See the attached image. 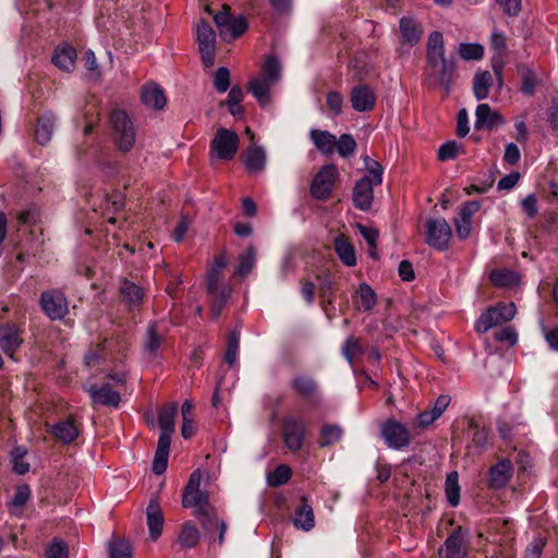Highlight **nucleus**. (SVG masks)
<instances>
[{
	"mask_svg": "<svg viewBox=\"0 0 558 558\" xmlns=\"http://www.w3.org/2000/svg\"><path fill=\"white\" fill-rule=\"evenodd\" d=\"M240 348V331L231 330L227 335V349L223 355V361L228 365H233L236 361L238 352Z\"/></svg>",
	"mask_w": 558,
	"mask_h": 558,
	"instance_id": "48",
	"label": "nucleus"
},
{
	"mask_svg": "<svg viewBox=\"0 0 558 558\" xmlns=\"http://www.w3.org/2000/svg\"><path fill=\"white\" fill-rule=\"evenodd\" d=\"M335 148L341 157L347 158L354 153L356 148V142L351 134H342L337 140Z\"/></svg>",
	"mask_w": 558,
	"mask_h": 558,
	"instance_id": "55",
	"label": "nucleus"
},
{
	"mask_svg": "<svg viewBox=\"0 0 558 558\" xmlns=\"http://www.w3.org/2000/svg\"><path fill=\"white\" fill-rule=\"evenodd\" d=\"M182 506L184 508H195V515L198 514V511L210 510L208 493L199 489L191 492V495H182Z\"/></svg>",
	"mask_w": 558,
	"mask_h": 558,
	"instance_id": "33",
	"label": "nucleus"
},
{
	"mask_svg": "<svg viewBox=\"0 0 558 558\" xmlns=\"http://www.w3.org/2000/svg\"><path fill=\"white\" fill-rule=\"evenodd\" d=\"M256 252L253 245H250L239 257V265L235 274L240 277H246L255 266Z\"/></svg>",
	"mask_w": 558,
	"mask_h": 558,
	"instance_id": "49",
	"label": "nucleus"
},
{
	"mask_svg": "<svg viewBox=\"0 0 558 558\" xmlns=\"http://www.w3.org/2000/svg\"><path fill=\"white\" fill-rule=\"evenodd\" d=\"M110 135L113 144L121 153H129L135 145L136 132L128 112L113 109L109 114Z\"/></svg>",
	"mask_w": 558,
	"mask_h": 558,
	"instance_id": "2",
	"label": "nucleus"
},
{
	"mask_svg": "<svg viewBox=\"0 0 558 558\" xmlns=\"http://www.w3.org/2000/svg\"><path fill=\"white\" fill-rule=\"evenodd\" d=\"M494 338L498 342H506L509 345H514L518 342V333L513 327L507 326L497 330Z\"/></svg>",
	"mask_w": 558,
	"mask_h": 558,
	"instance_id": "61",
	"label": "nucleus"
},
{
	"mask_svg": "<svg viewBox=\"0 0 558 558\" xmlns=\"http://www.w3.org/2000/svg\"><path fill=\"white\" fill-rule=\"evenodd\" d=\"M326 104L329 110H331L336 116L342 112L343 98L339 92H328L326 96Z\"/></svg>",
	"mask_w": 558,
	"mask_h": 558,
	"instance_id": "63",
	"label": "nucleus"
},
{
	"mask_svg": "<svg viewBox=\"0 0 558 558\" xmlns=\"http://www.w3.org/2000/svg\"><path fill=\"white\" fill-rule=\"evenodd\" d=\"M172 435L173 434L166 432H160L159 434L153 461V472L156 475H161L167 470Z\"/></svg>",
	"mask_w": 558,
	"mask_h": 558,
	"instance_id": "16",
	"label": "nucleus"
},
{
	"mask_svg": "<svg viewBox=\"0 0 558 558\" xmlns=\"http://www.w3.org/2000/svg\"><path fill=\"white\" fill-rule=\"evenodd\" d=\"M141 99L147 106L155 110L162 109L167 104L163 89L156 84L145 85L141 92Z\"/></svg>",
	"mask_w": 558,
	"mask_h": 558,
	"instance_id": "26",
	"label": "nucleus"
},
{
	"mask_svg": "<svg viewBox=\"0 0 558 558\" xmlns=\"http://www.w3.org/2000/svg\"><path fill=\"white\" fill-rule=\"evenodd\" d=\"M460 485L457 472H451L446 477L445 493L450 506L457 507L460 502Z\"/></svg>",
	"mask_w": 558,
	"mask_h": 558,
	"instance_id": "46",
	"label": "nucleus"
},
{
	"mask_svg": "<svg viewBox=\"0 0 558 558\" xmlns=\"http://www.w3.org/2000/svg\"><path fill=\"white\" fill-rule=\"evenodd\" d=\"M271 85V83L258 76L251 78L247 83V92L252 94L262 108L270 104Z\"/></svg>",
	"mask_w": 558,
	"mask_h": 558,
	"instance_id": "24",
	"label": "nucleus"
},
{
	"mask_svg": "<svg viewBox=\"0 0 558 558\" xmlns=\"http://www.w3.org/2000/svg\"><path fill=\"white\" fill-rule=\"evenodd\" d=\"M243 98V89L239 85H234L230 88L228 97L225 101L229 112L236 119L243 118L245 113V110L241 105Z\"/></svg>",
	"mask_w": 558,
	"mask_h": 558,
	"instance_id": "37",
	"label": "nucleus"
},
{
	"mask_svg": "<svg viewBox=\"0 0 558 558\" xmlns=\"http://www.w3.org/2000/svg\"><path fill=\"white\" fill-rule=\"evenodd\" d=\"M50 434L63 445H70L77 439L80 430L74 420L69 417L53 424Z\"/></svg>",
	"mask_w": 558,
	"mask_h": 558,
	"instance_id": "21",
	"label": "nucleus"
},
{
	"mask_svg": "<svg viewBox=\"0 0 558 558\" xmlns=\"http://www.w3.org/2000/svg\"><path fill=\"white\" fill-rule=\"evenodd\" d=\"M245 168L248 172H260L264 170L266 165V154L260 146H250L245 153L244 160Z\"/></svg>",
	"mask_w": 558,
	"mask_h": 558,
	"instance_id": "32",
	"label": "nucleus"
},
{
	"mask_svg": "<svg viewBox=\"0 0 558 558\" xmlns=\"http://www.w3.org/2000/svg\"><path fill=\"white\" fill-rule=\"evenodd\" d=\"M146 514L150 538L156 541L161 535L163 529V515L159 505L150 500L147 506Z\"/></svg>",
	"mask_w": 558,
	"mask_h": 558,
	"instance_id": "27",
	"label": "nucleus"
},
{
	"mask_svg": "<svg viewBox=\"0 0 558 558\" xmlns=\"http://www.w3.org/2000/svg\"><path fill=\"white\" fill-rule=\"evenodd\" d=\"M68 544L60 538H53L46 549V558H68Z\"/></svg>",
	"mask_w": 558,
	"mask_h": 558,
	"instance_id": "58",
	"label": "nucleus"
},
{
	"mask_svg": "<svg viewBox=\"0 0 558 558\" xmlns=\"http://www.w3.org/2000/svg\"><path fill=\"white\" fill-rule=\"evenodd\" d=\"M196 518L205 533V536L208 538V542L215 543V532L219 530L222 520L218 519V515L214 510L198 511Z\"/></svg>",
	"mask_w": 558,
	"mask_h": 558,
	"instance_id": "31",
	"label": "nucleus"
},
{
	"mask_svg": "<svg viewBox=\"0 0 558 558\" xmlns=\"http://www.w3.org/2000/svg\"><path fill=\"white\" fill-rule=\"evenodd\" d=\"M355 308L361 312H371L377 303V293L366 282L359 284L352 294Z\"/></svg>",
	"mask_w": 558,
	"mask_h": 558,
	"instance_id": "20",
	"label": "nucleus"
},
{
	"mask_svg": "<svg viewBox=\"0 0 558 558\" xmlns=\"http://www.w3.org/2000/svg\"><path fill=\"white\" fill-rule=\"evenodd\" d=\"M56 120V114L51 111H46L40 117H38L34 131V137L39 145L44 146L50 142L54 131Z\"/></svg>",
	"mask_w": 558,
	"mask_h": 558,
	"instance_id": "22",
	"label": "nucleus"
},
{
	"mask_svg": "<svg viewBox=\"0 0 558 558\" xmlns=\"http://www.w3.org/2000/svg\"><path fill=\"white\" fill-rule=\"evenodd\" d=\"M38 219L36 206H29L17 214V221L21 226H33Z\"/></svg>",
	"mask_w": 558,
	"mask_h": 558,
	"instance_id": "64",
	"label": "nucleus"
},
{
	"mask_svg": "<svg viewBox=\"0 0 558 558\" xmlns=\"http://www.w3.org/2000/svg\"><path fill=\"white\" fill-rule=\"evenodd\" d=\"M210 298V316L211 319H218L228 303L231 290L228 287H222L215 290H206Z\"/></svg>",
	"mask_w": 558,
	"mask_h": 558,
	"instance_id": "28",
	"label": "nucleus"
},
{
	"mask_svg": "<svg viewBox=\"0 0 558 558\" xmlns=\"http://www.w3.org/2000/svg\"><path fill=\"white\" fill-rule=\"evenodd\" d=\"M333 248L340 260L348 267L356 265L355 250L350 241L343 235H337L333 240Z\"/></svg>",
	"mask_w": 558,
	"mask_h": 558,
	"instance_id": "29",
	"label": "nucleus"
},
{
	"mask_svg": "<svg viewBox=\"0 0 558 558\" xmlns=\"http://www.w3.org/2000/svg\"><path fill=\"white\" fill-rule=\"evenodd\" d=\"M39 306L50 320H62L69 314L68 298L58 289L43 291L39 298Z\"/></svg>",
	"mask_w": 558,
	"mask_h": 558,
	"instance_id": "5",
	"label": "nucleus"
},
{
	"mask_svg": "<svg viewBox=\"0 0 558 558\" xmlns=\"http://www.w3.org/2000/svg\"><path fill=\"white\" fill-rule=\"evenodd\" d=\"M379 434L385 445L392 450L409 447L413 439L409 428L392 417L380 423Z\"/></svg>",
	"mask_w": 558,
	"mask_h": 558,
	"instance_id": "4",
	"label": "nucleus"
},
{
	"mask_svg": "<svg viewBox=\"0 0 558 558\" xmlns=\"http://www.w3.org/2000/svg\"><path fill=\"white\" fill-rule=\"evenodd\" d=\"M196 36L198 49L216 48V33L207 21H199L196 28Z\"/></svg>",
	"mask_w": 558,
	"mask_h": 558,
	"instance_id": "41",
	"label": "nucleus"
},
{
	"mask_svg": "<svg viewBox=\"0 0 558 558\" xmlns=\"http://www.w3.org/2000/svg\"><path fill=\"white\" fill-rule=\"evenodd\" d=\"M214 86L219 94L226 93L230 88V71L226 66L217 69L214 77Z\"/></svg>",
	"mask_w": 558,
	"mask_h": 558,
	"instance_id": "59",
	"label": "nucleus"
},
{
	"mask_svg": "<svg viewBox=\"0 0 558 558\" xmlns=\"http://www.w3.org/2000/svg\"><path fill=\"white\" fill-rule=\"evenodd\" d=\"M293 525L304 532H308L315 526L314 510L305 496L300 498V502L294 510Z\"/></svg>",
	"mask_w": 558,
	"mask_h": 558,
	"instance_id": "17",
	"label": "nucleus"
},
{
	"mask_svg": "<svg viewBox=\"0 0 558 558\" xmlns=\"http://www.w3.org/2000/svg\"><path fill=\"white\" fill-rule=\"evenodd\" d=\"M458 53L465 61L481 60L484 57V47L480 44L461 43Z\"/></svg>",
	"mask_w": 558,
	"mask_h": 558,
	"instance_id": "51",
	"label": "nucleus"
},
{
	"mask_svg": "<svg viewBox=\"0 0 558 558\" xmlns=\"http://www.w3.org/2000/svg\"><path fill=\"white\" fill-rule=\"evenodd\" d=\"M109 558H132L130 543L124 539L112 541L109 545Z\"/></svg>",
	"mask_w": 558,
	"mask_h": 558,
	"instance_id": "54",
	"label": "nucleus"
},
{
	"mask_svg": "<svg viewBox=\"0 0 558 558\" xmlns=\"http://www.w3.org/2000/svg\"><path fill=\"white\" fill-rule=\"evenodd\" d=\"M77 53L70 45L59 46L54 49L51 62L60 70L70 72L74 68Z\"/></svg>",
	"mask_w": 558,
	"mask_h": 558,
	"instance_id": "25",
	"label": "nucleus"
},
{
	"mask_svg": "<svg viewBox=\"0 0 558 558\" xmlns=\"http://www.w3.org/2000/svg\"><path fill=\"white\" fill-rule=\"evenodd\" d=\"M468 530L458 525L439 548L440 558H464L468 551Z\"/></svg>",
	"mask_w": 558,
	"mask_h": 558,
	"instance_id": "10",
	"label": "nucleus"
},
{
	"mask_svg": "<svg viewBox=\"0 0 558 558\" xmlns=\"http://www.w3.org/2000/svg\"><path fill=\"white\" fill-rule=\"evenodd\" d=\"M239 143V135L234 131L219 128L210 142V150L218 159L228 161L234 158Z\"/></svg>",
	"mask_w": 558,
	"mask_h": 558,
	"instance_id": "6",
	"label": "nucleus"
},
{
	"mask_svg": "<svg viewBox=\"0 0 558 558\" xmlns=\"http://www.w3.org/2000/svg\"><path fill=\"white\" fill-rule=\"evenodd\" d=\"M521 208L529 219H534L538 214L537 197L529 194L521 201Z\"/></svg>",
	"mask_w": 558,
	"mask_h": 558,
	"instance_id": "62",
	"label": "nucleus"
},
{
	"mask_svg": "<svg viewBox=\"0 0 558 558\" xmlns=\"http://www.w3.org/2000/svg\"><path fill=\"white\" fill-rule=\"evenodd\" d=\"M22 329L12 322L0 324V349L12 360L23 344Z\"/></svg>",
	"mask_w": 558,
	"mask_h": 558,
	"instance_id": "11",
	"label": "nucleus"
},
{
	"mask_svg": "<svg viewBox=\"0 0 558 558\" xmlns=\"http://www.w3.org/2000/svg\"><path fill=\"white\" fill-rule=\"evenodd\" d=\"M343 435V430L338 425L324 424L319 433V447H329L338 442Z\"/></svg>",
	"mask_w": 558,
	"mask_h": 558,
	"instance_id": "44",
	"label": "nucleus"
},
{
	"mask_svg": "<svg viewBox=\"0 0 558 558\" xmlns=\"http://www.w3.org/2000/svg\"><path fill=\"white\" fill-rule=\"evenodd\" d=\"M518 72L521 76V92L526 96L535 94V87L538 83L535 72L526 65H520Z\"/></svg>",
	"mask_w": 558,
	"mask_h": 558,
	"instance_id": "47",
	"label": "nucleus"
},
{
	"mask_svg": "<svg viewBox=\"0 0 558 558\" xmlns=\"http://www.w3.org/2000/svg\"><path fill=\"white\" fill-rule=\"evenodd\" d=\"M502 122V118L499 113L494 112L489 105L480 104L475 110V123L474 128L477 131L481 130H493L499 123Z\"/></svg>",
	"mask_w": 558,
	"mask_h": 558,
	"instance_id": "23",
	"label": "nucleus"
},
{
	"mask_svg": "<svg viewBox=\"0 0 558 558\" xmlns=\"http://www.w3.org/2000/svg\"><path fill=\"white\" fill-rule=\"evenodd\" d=\"M457 77L456 58L446 57L444 35L439 31H433L426 44L424 84L433 89L440 87L446 95H449Z\"/></svg>",
	"mask_w": 558,
	"mask_h": 558,
	"instance_id": "1",
	"label": "nucleus"
},
{
	"mask_svg": "<svg viewBox=\"0 0 558 558\" xmlns=\"http://www.w3.org/2000/svg\"><path fill=\"white\" fill-rule=\"evenodd\" d=\"M364 163L368 172L367 175L371 178L372 183L375 185L381 184L384 174L383 166L378 161L367 156L364 158Z\"/></svg>",
	"mask_w": 558,
	"mask_h": 558,
	"instance_id": "57",
	"label": "nucleus"
},
{
	"mask_svg": "<svg viewBox=\"0 0 558 558\" xmlns=\"http://www.w3.org/2000/svg\"><path fill=\"white\" fill-rule=\"evenodd\" d=\"M468 435L472 439V445L480 449L484 450L488 446V428L485 426H482L478 422L475 420H470L469 426H468Z\"/></svg>",
	"mask_w": 558,
	"mask_h": 558,
	"instance_id": "39",
	"label": "nucleus"
},
{
	"mask_svg": "<svg viewBox=\"0 0 558 558\" xmlns=\"http://www.w3.org/2000/svg\"><path fill=\"white\" fill-rule=\"evenodd\" d=\"M292 390L303 399L308 407H315L319 400V388L317 381L308 375H296L291 380Z\"/></svg>",
	"mask_w": 558,
	"mask_h": 558,
	"instance_id": "12",
	"label": "nucleus"
},
{
	"mask_svg": "<svg viewBox=\"0 0 558 558\" xmlns=\"http://www.w3.org/2000/svg\"><path fill=\"white\" fill-rule=\"evenodd\" d=\"M119 293L121 302L130 310L138 307L145 296V291L128 279L121 281Z\"/></svg>",
	"mask_w": 558,
	"mask_h": 558,
	"instance_id": "19",
	"label": "nucleus"
},
{
	"mask_svg": "<svg viewBox=\"0 0 558 558\" xmlns=\"http://www.w3.org/2000/svg\"><path fill=\"white\" fill-rule=\"evenodd\" d=\"M282 66L279 59L274 54H268L260 69V75L258 77L275 84L281 78Z\"/></svg>",
	"mask_w": 558,
	"mask_h": 558,
	"instance_id": "34",
	"label": "nucleus"
},
{
	"mask_svg": "<svg viewBox=\"0 0 558 558\" xmlns=\"http://www.w3.org/2000/svg\"><path fill=\"white\" fill-rule=\"evenodd\" d=\"M32 497V489L28 484H19L15 486L14 495L9 501L8 507L12 514L16 513V510H21L25 507Z\"/></svg>",
	"mask_w": 558,
	"mask_h": 558,
	"instance_id": "40",
	"label": "nucleus"
},
{
	"mask_svg": "<svg viewBox=\"0 0 558 558\" xmlns=\"http://www.w3.org/2000/svg\"><path fill=\"white\" fill-rule=\"evenodd\" d=\"M338 178V169L335 165H326L314 175L311 184V194L319 201H327L332 193V187Z\"/></svg>",
	"mask_w": 558,
	"mask_h": 558,
	"instance_id": "8",
	"label": "nucleus"
},
{
	"mask_svg": "<svg viewBox=\"0 0 558 558\" xmlns=\"http://www.w3.org/2000/svg\"><path fill=\"white\" fill-rule=\"evenodd\" d=\"M248 28L246 19L240 15L235 19H231L230 24L226 29V35L229 34L230 39H236L242 36Z\"/></svg>",
	"mask_w": 558,
	"mask_h": 558,
	"instance_id": "56",
	"label": "nucleus"
},
{
	"mask_svg": "<svg viewBox=\"0 0 558 558\" xmlns=\"http://www.w3.org/2000/svg\"><path fill=\"white\" fill-rule=\"evenodd\" d=\"M311 140L323 154H331L335 150L337 138L328 131L313 129L310 133Z\"/></svg>",
	"mask_w": 558,
	"mask_h": 558,
	"instance_id": "35",
	"label": "nucleus"
},
{
	"mask_svg": "<svg viewBox=\"0 0 558 558\" xmlns=\"http://www.w3.org/2000/svg\"><path fill=\"white\" fill-rule=\"evenodd\" d=\"M425 228L426 244L440 252L447 251L452 236L450 225L444 218H430L426 221Z\"/></svg>",
	"mask_w": 558,
	"mask_h": 558,
	"instance_id": "7",
	"label": "nucleus"
},
{
	"mask_svg": "<svg viewBox=\"0 0 558 558\" xmlns=\"http://www.w3.org/2000/svg\"><path fill=\"white\" fill-rule=\"evenodd\" d=\"M199 531L192 521L183 523L178 536V543L183 549L194 548L199 542Z\"/></svg>",
	"mask_w": 558,
	"mask_h": 558,
	"instance_id": "36",
	"label": "nucleus"
},
{
	"mask_svg": "<svg viewBox=\"0 0 558 558\" xmlns=\"http://www.w3.org/2000/svg\"><path fill=\"white\" fill-rule=\"evenodd\" d=\"M177 413H178V408L173 403L167 404L159 410L158 424H159L160 432H166V433H171V434L174 433V426H175L174 420H175Z\"/></svg>",
	"mask_w": 558,
	"mask_h": 558,
	"instance_id": "42",
	"label": "nucleus"
},
{
	"mask_svg": "<svg viewBox=\"0 0 558 558\" xmlns=\"http://www.w3.org/2000/svg\"><path fill=\"white\" fill-rule=\"evenodd\" d=\"M93 405L101 404L118 409L121 402V396L118 391L112 390L109 384H104L101 387L92 386L88 389Z\"/></svg>",
	"mask_w": 558,
	"mask_h": 558,
	"instance_id": "18",
	"label": "nucleus"
},
{
	"mask_svg": "<svg viewBox=\"0 0 558 558\" xmlns=\"http://www.w3.org/2000/svg\"><path fill=\"white\" fill-rule=\"evenodd\" d=\"M490 280L494 286L498 288H509L518 283V275L510 269H495L490 272Z\"/></svg>",
	"mask_w": 558,
	"mask_h": 558,
	"instance_id": "45",
	"label": "nucleus"
},
{
	"mask_svg": "<svg viewBox=\"0 0 558 558\" xmlns=\"http://www.w3.org/2000/svg\"><path fill=\"white\" fill-rule=\"evenodd\" d=\"M318 281L319 296L323 303L332 304L337 292L336 282L329 270H322L316 275Z\"/></svg>",
	"mask_w": 558,
	"mask_h": 558,
	"instance_id": "30",
	"label": "nucleus"
},
{
	"mask_svg": "<svg viewBox=\"0 0 558 558\" xmlns=\"http://www.w3.org/2000/svg\"><path fill=\"white\" fill-rule=\"evenodd\" d=\"M460 148L456 141H448L439 147L438 159L441 161L456 159Z\"/></svg>",
	"mask_w": 558,
	"mask_h": 558,
	"instance_id": "60",
	"label": "nucleus"
},
{
	"mask_svg": "<svg viewBox=\"0 0 558 558\" xmlns=\"http://www.w3.org/2000/svg\"><path fill=\"white\" fill-rule=\"evenodd\" d=\"M513 475V465L510 460L502 459L492 465L488 472L487 486L490 489L504 488Z\"/></svg>",
	"mask_w": 558,
	"mask_h": 558,
	"instance_id": "14",
	"label": "nucleus"
},
{
	"mask_svg": "<svg viewBox=\"0 0 558 558\" xmlns=\"http://www.w3.org/2000/svg\"><path fill=\"white\" fill-rule=\"evenodd\" d=\"M162 342L161 336L158 335L156 324L153 323L148 326L146 332V340L144 342L145 351L150 356H156L158 349L160 348Z\"/></svg>",
	"mask_w": 558,
	"mask_h": 558,
	"instance_id": "52",
	"label": "nucleus"
},
{
	"mask_svg": "<svg viewBox=\"0 0 558 558\" xmlns=\"http://www.w3.org/2000/svg\"><path fill=\"white\" fill-rule=\"evenodd\" d=\"M374 186L368 175L362 177L353 187V204L355 208L366 211L371 208L374 199Z\"/></svg>",
	"mask_w": 558,
	"mask_h": 558,
	"instance_id": "15",
	"label": "nucleus"
},
{
	"mask_svg": "<svg viewBox=\"0 0 558 558\" xmlns=\"http://www.w3.org/2000/svg\"><path fill=\"white\" fill-rule=\"evenodd\" d=\"M492 82V75L488 71L475 74L473 78V94L477 100H484L488 97Z\"/></svg>",
	"mask_w": 558,
	"mask_h": 558,
	"instance_id": "43",
	"label": "nucleus"
},
{
	"mask_svg": "<svg viewBox=\"0 0 558 558\" xmlns=\"http://www.w3.org/2000/svg\"><path fill=\"white\" fill-rule=\"evenodd\" d=\"M281 437L290 451H300L305 442L306 421L299 415L284 416L281 422Z\"/></svg>",
	"mask_w": 558,
	"mask_h": 558,
	"instance_id": "3",
	"label": "nucleus"
},
{
	"mask_svg": "<svg viewBox=\"0 0 558 558\" xmlns=\"http://www.w3.org/2000/svg\"><path fill=\"white\" fill-rule=\"evenodd\" d=\"M504 322L498 315L497 308L494 306H489L484 313L475 322V330L478 333H485L490 328L502 324Z\"/></svg>",
	"mask_w": 558,
	"mask_h": 558,
	"instance_id": "38",
	"label": "nucleus"
},
{
	"mask_svg": "<svg viewBox=\"0 0 558 558\" xmlns=\"http://www.w3.org/2000/svg\"><path fill=\"white\" fill-rule=\"evenodd\" d=\"M398 34L401 49L409 52L412 47L420 44L424 35V26L413 16H402L399 19Z\"/></svg>",
	"mask_w": 558,
	"mask_h": 558,
	"instance_id": "9",
	"label": "nucleus"
},
{
	"mask_svg": "<svg viewBox=\"0 0 558 558\" xmlns=\"http://www.w3.org/2000/svg\"><path fill=\"white\" fill-rule=\"evenodd\" d=\"M364 350L361 344L360 339L351 336L349 337L343 347H342V354L344 359L352 364L354 361V357L363 355Z\"/></svg>",
	"mask_w": 558,
	"mask_h": 558,
	"instance_id": "53",
	"label": "nucleus"
},
{
	"mask_svg": "<svg viewBox=\"0 0 558 558\" xmlns=\"http://www.w3.org/2000/svg\"><path fill=\"white\" fill-rule=\"evenodd\" d=\"M350 101L355 111L368 112L375 108L376 95L368 85L360 84L352 87Z\"/></svg>",
	"mask_w": 558,
	"mask_h": 558,
	"instance_id": "13",
	"label": "nucleus"
},
{
	"mask_svg": "<svg viewBox=\"0 0 558 558\" xmlns=\"http://www.w3.org/2000/svg\"><path fill=\"white\" fill-rule=\"evenodd\" d=\"M292 476V470L287 464H279L267 476V483L271 487H280L287 484Z\"/></svg>",
	"mask_w": 558,
	"mask_h": 558,
	"instance_id": "50",
	"label": "nucleus"
}]
</instances>
